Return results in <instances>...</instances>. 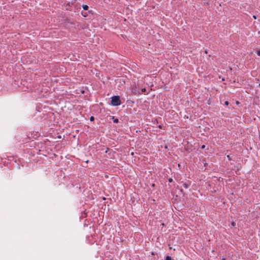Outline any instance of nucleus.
<instances>
[{
  "label": "nucleus",
  "mask_w": 260,
  "mask_h": 260,
  "mask_svg": "<svg viewBox=\"0 0 260 260\" xmlns=\"http://www.w3.org/2000/svg\"><path fill=\"white\" fill-rule=\"evenodd\" d=\"M121 104L120 98L118 96H114L111 98V104L113 106H117Z\"/></svg>",
  "instance_id": "f257e3e1"
},
{
  "label": "nucleus",
  "mask_w": 260,
  "mask_h": 260,
  "mask_svg": "<svg viewBox=\"0 0 260 260\" xmlns=\"http://www.w3.org/2000/svg\"><path fill=\"white\" fill-rule=\"evenodd\" d=\"M88 8V7L87 5H84L83 6V8L85 10H87Z\"/></svg>",
  "instance_id": "f03ea898"
},
{
  "label": "nucleus",
  "mask_w": 260,
  "mask_h": 260,
  "mask_svg": "<svg viewBox=\"0 0 260 260\" xmlns=\"http://www.w3.org/2000/svg\"><path fill=\"white\" fill-rule=\"evenodd\" d=\"M118 119H117V118H116V119H114L113 122H114V123H117V122H118Z\"/></svg>",
  "instance_id": "7ed1b4c3"
},
{
  "label": "nucleus",
  "mask_w": 260,
  "mask_h": 260,
  "mask_svg": "<svg viewBox=\"0 0 260 260\" xmlns=\"http://www.w3.org/2000/svg\"><path fill=\"white\" fill-rule=\"evenodd\" d=\"M257 54L260 56V50H257Z\"/></svg>",
  "instance_id": "20e7f679"
},
{
  "label": "nucleus",
  "mask_w": 260,
  "mask_h": 260,
  "mask_svg": "<svg viewBox=\"0 0 260 260\" xmlns=\"http://www.w3.org/2000/svg\"><path fill=\"white\" fill-rule=\"evenodd\" d=\"M90 120L91 121L93 120H94V117H93V116L90 117Z\"/></svg>",
  "instance_id": "39448f33"
},
{
  "label": "nucleus",
  "mask_w": 260,
  "mask_h": 260,
  "mask_svg": "<svg viewBox=\"0 0 260 260\" xmlns=\"http://www.w3.org/2000/svg\"><path fill=\"white\" fill-rule=\"evenodd\" d=\"M142 92H145L146 91V89L145 88H143L142 89Z\"/></svg>",
  "instance_id": "423d86ee"
},
{
  "label": "nucleus",
  "mask_w": 260,
  "mask_h": 260,
  "mask_svg": "<svg viewBox=\"0 0 260 260\" xmlns=\"http://www.w3.org/2000/svg\"><path fill=\"white\" fill-rule=\"evenodd\" d=\"M224 104H225V105H228L229 103H228V102L226 101V102H225V103H224Z\"/></svg>",
  "instance_id": "0eeeda50"
},
{
  "label": "nucleus",
  "mask_w": 260,
  "mask_h": 260,
  "mask_svg": "<svg viewBox=\"0 0 260 260\" xmlns=\"http://www.w3.org/2000/svg\"><path fill=\"white\" fill-rule=\"evenodd\" d=\"M184 187L187 188V185L186 184H184Z\"/></svg>",
  "instance_id": "6e6552de"
},
{
  "label": "nucleus",
  "mask_w": 260,
  "mask_h": 260,
  "mask_svg": "<svg viewBox=\"0 0 260 260\" xmlns=\"http://www.w3.org/2000/svg\"><path fill=\"white\" fill-rule=\"evenodd\" d=\"M232 224L233 225V226H235V223L234 222H233Z\"/></svg>",
  "instance_id": "1a4fd4ad"
},
{
  "label": "nucleus",
  "mask_w": 260,
  "mask_h": 260,
  "mask_svg": "<svg viewBox=\"0 0 260 260\" xmlns=\"http://www.w3.org/2000/svg\"><path fill=\"white\" fill-rule=\"evenodd\" d=\"M82 14H83V15L84 17H86V13H84V14L82 13Z\"/></svg>",
  "instance_id": "9d476101"
},
{
  "label": "nucleus",
  "mask_w": 260,
  "mask_h": 260,
  "mask_svg": "<svg viewBox=\"0 0 260 260\" xmlns=\"http://www.w3.org/2000/svg\"><path fill=\"white\" fill-rule=\"evenodd\" d=\"M253 17L254 18V19H256V16H253Z\"/></svg>",
  "instance_id": "9b49d317"
},
{
  "label": "nucleus",
  "mask_w": 260,
  "mask_h": 260,
  "mask_svg": "<svg viewBox=\"0 0 260 260\" xmlns=\"http://www.w3.org/2000/svg\"><path fill=\"white\" fill-rule=\"evenodd\" d=\"M172 179H169V181H170V182H171V181H172Z\"/></svg>",
  "instance_id": "f8f14e48"
},
{
  "label": "nucleus",
  "mask_w": 260,
  "mask_h": 260,
  "mask_svg": "<svg viewBox=\"0 0 260 260\" xmlns=\"http://www.w3.org/2000/svg\"><path fill=\"white\" fill-rule=\"evenodd\" d=\"M205 53H206V54L207 53V50H205Z\"/></svg>",
  "instance_id": "ddd939ff"
},
{
  "label": "nucleus",
  "mask_w": 260,
  "mask_h": 260,
  "mask_svg": "<svg viewBox=\"0 0 260 260\" xmlns=\"http://www.w3.org/2000/svg\"><path fill=\"white\" fill-rule=\"evenodd\" d=\"M202 148H205V146H204V145L202 146Z\"/></svg>",
  "instance_id": "4468645a"
},
{
  "label": "nucleus",
  "mask_w": 260,
  "mask_h": 260,
  "mask_svg": "<svg viewBox=\"0 0 260 260\" xmlns=\"http://www.w3.org/2000/svg\"><path fill=\"white\" fill-rule=\"evenodd\" d=\"M221 260H225L224 258H222Z\"/></svg>",
  "instance_id": "2eb2a0df"
}]
</instances>
